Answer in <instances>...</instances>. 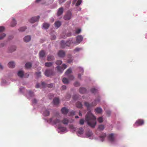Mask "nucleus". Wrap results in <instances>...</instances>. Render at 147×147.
<instances>
[{"mask_svg": "<svg viewBox=\"0 0 147 147\" xmlns=\"http://www.w3.org/2000/svg\"><path fill=\"white\" fill-rule=\"evenodd\" d=\"M85 120L87 124L92 127H94L96 125V118L90 111H88L86 114Z\"/></svg>", "mask_w": 147, "mask_h": 147, "instance_id": "obj_1", "label": "nucleus"}, {"mask_svg": "<svg viewBox=\"0 0 147 147\" xmlns=\"http://www.w3.org/2000/svg\"><path fill=\"white\" fill-rule=\"evenodd\" d=\"M96 101L95 100L92 103L89 104L87 102H84V105L87 108V109L89 110L90 108L93 106H95L96 104Z\"/></svg>", "mask_w": 147, "mask_h": 147, "instance_id": "obj_2", "label": "nucleus"}, {"mask_svg": "<svg viewBox=\"0 0 147 147\" xmlns=\"http://www.w3.org/2000/svg\"><path fill=\"white\" fill-rule=\"evenodd\" d=\"M60 121V120L57 119L55 117H53L48 121L49 123H52L55 124L59 123Z\"/></svg>", "mask_w": 147, "mask_h": 147, "instance_id": "obj_3", "label": "nucleus"}, {"mask_svg": "<svg viewBox=\"0 0 147 147\" xmlns=\"http://www.w3.org/2000/svg\"><path fill=\"white\" fill-rule=\"evenodd\" d=\"M45 74L46 76L49 77L54 75V73L52 69H47L45 71Z\"/></svg>", "mask_w": 147, "mask_h": 147, "instance_id": "obj_4", "label": "nucleus"}, {"mask_svg": "<svg viewBox=\"0 0 147 147\" xmlns=\"http://www.w3.org/2000/svg\"><path fill=\"white\" fill-rule=\"evenodd\" d=\"M72 13L71 12L69 11L64 16V19L66 20H68L71 19V18Z\"/></svg>", "mask_w": 147, "mask_h": 147, "instance_id": "obj_5", "label": "nucleus"}, {"mask_svg": "<svg viewBox=\"0 0 147 147\" xmlns=\"http://www.w3.org/2000/svg\"><path fill=\"white\" fill-rule=\"evenodd\" d=\"M144 123V121L143 119H139L136 121L134 126L135 127H136L139 125H142Z\"/></svg>", "mask_w": 147, "mask_h": 147, "instance_id": "obj_6", "label": "nucleus"}, {"mask_svg": "<svg viewBox=\"0 0 147 147\" xmlns=\"http://www.w3.org/2000/svg\"><path fill=\"white\" fill-rule=\"evenodd\" d=\"M66 67L67 65L65 64H63L62 65V67L60 66H57L56 68L59 72L62 73Z\"/></svg>", "mask_w": 147, "mask_h": 147, "instance_id": "obj_7", "label": "nucleus"}, {"mask_svg": "<svg viewBox=\"0 0 147 147\" xmlns=\"http://www.w3.org/2000/svg\"><path fill=\"white\" fill-rule=\"evenodd\" d=\"M39 16H38L36 17H34L32 18L29 20V22L31 23H34L38 20L39 18Z\"/></svg>", "mask_w": 147, "mask_h": 147, "instance_id": "obj_8", "label": "nucleus"}, {"mask_svg": "<svg viewBox=\"0 0 147 147\" xmlns=\"http://www.w3.org/2000/svg\"><path fill=\"white\" fill-rule=\"evenodd\" d=\"M83 38V37L81 35L78 36L76 38V44L77 45L80 43L82 41Z\"/></svg>", "mask_w": 147, "mask_h": 147, "instance_id": "obj_9", "label": "nucleus"}, {"mask_svg": "<svg viewBox=\"0 0 147 147\" xmlns=\"http://www.w3.org/2000/svg\"><path fill=\"white\" fill-rule=\"evenodd\" d=\"M63 12V7L59 8L57 11V15L58 16H59L62 14Z\"/></svg>", "mask_w": 147, "mask_h": 147, "instance_id": "obj_10", "label": "nucleus"}, {"mask_svg": "<svg viewBox=\"0 0 147 147\" xmlns=\"http://www.w3.org/2000/svg\"><path fill=\"white\" fill-rule=\"evenodd\" d=\"M58 54L59 57H63L65 56V53L63 51L60 50L58 52Z\"/></svg>", "mask_w": 147, "mask_h": 147, "instance_id": "obj_11", "label": "nucleus"}, {"mask_svg": "<svg viewBox=\"0 0 147 147\" xmlns=\"http://www.w3.org/2000/svg\"><path fill=\"white\" fill-rule=\"evenodd\" d=\"M62 113L64 115H66L69 111L68 109L65 107L62 108L61 109Z\"/></svg>", "mask_w": 147, "mask_h": 147, "instance_id": "obj_12", "label": "nucleus"}, {"mask_svg": "<svg viewBox=\"0 0 147 147\" xmlns=\"http://www.w3.org/2000/svg\"><path fill=\"white\" fill-rule=\"evenodd\" d=\"M109 140L110 141L112 142L114 140V134L113 133L109 135L108 136Z\"/></svg>", "mask_w": 147, "mask_h": 147, "instance_id": "obj_13", "label": "nucleus"}, {"mask_svg": "<svg viewBox=\"0 0 147 147\" xmlns=\"http://www.w3.org/2000/svg\"><path fill=\"white\" fill-rule=\"evenodd\" d=\"M8 65L9 67L13 68L15 66V64L14 62L11 61L8 63Z\"/></svg>", "mask_w": 147, "mask_h": 147, "instance_id": "obj_14", "label": "nucleus"}, {"mask_svg": "<svg viewBox=\"0 0 147 147\" xmlns=\"http://www.w3.org/2000/svg\"><path fill=\"white\" fill-rule=\"evenodd\" d=\"M30 40L31 37L30 36H26L24 38V41L26 42H29Z\"/></svg>", "mask_w": 147, "mask_h": 147, "instance_id": "obj_15", "label": "nucleus"}, {"mask_svg": "<svg viewBox=\"0 0 147 147\" xmlns=\"http://www.w3.org/2000/svg\"><path fill=\"white\" fill-rule=\"evenodd\" d=\"M43 115L45 116H48L50 115V112L48 109H46L43 113Z\"/></svg>", "mask_w": 147, "mask_h": 147, "instance_id": "obj_16", "label": "nucleus"}, {"mask_svg": "<svg viewBox=\"0 0 147 147\" xmlns=\"http://www.w3.org/2000/svg\"><path fill=\"white\" fill-rule=\"evenodd\" d=\"M53 101L55 105H57L59 102V99L57 98H55L53 99Z\"/></svg>", "mask_w": 147, "mask_h": 147, "instance_id": "obj_17", "label": "nucleus"}, {"mask_svg": "<svg viewBox=\"0 0 147 147\" xmlns=\"http://www.w3.org/2000/svg\"><path fill=\"white\" fill-rule=\"evenodd\" d=\"M86 89L84 88H81L79 90V92L80 93L84 94L86 92Z\"/></svg>", "mask_w": 147, "mask_h": 147, "instance_id": "obj_18", "label": "nucleus"}, {"mask_svg": "<svg viewBox=\"0 0 147 147\" xmlns=\"http://www.w3.org/2000/svg\"><path fill=\"white\" fill-rule=\"evenodd\" d=\"M47 59L48 61H53L54 59V58L53 56L49 55L47 56Z\"/></svg>", "mask_w": 147, "mask_h": 147, "instance_id": "obj_19", "label": "nucleus"}, {"mask_svg": "<svg viewBox=\"0 0 147 147\" xmlns=\"http://www.w3.org/2000/svg\"><path fill=\"white\" fill-rule=\"evenodd\" d=\"M95 111L98 113H100L102 111V109L100 107H97L95 109Z\"/></svg>", "mask_w": 147, "mask_h": 147, "instance_id": "obj_20", "label": "nucleus"}, {"mask_svg": "<svg viewBox=\"0 0 147 147\" xmlns=\"http://www.w3.org/2000/svg\"><path fill=\"white\" fill-rule=\"evenodd\" d=\"M55 27L58 28L61 25V23L59 21H57L55 22Z\"/></svg>", "mask_w": 147, "mask_h": 147, "instance_id": "obj_21", "label": "nucleus"}, {"mask_svg": "<svg viewBox=\"0 0 147 147\" xmlns=\"http://www.w3.org/2000/svg\"><path fill=\"white\" fill-rule=\"evenodd\" d=\"M61 122L64 124H67L68 123L69 120L67 119L64 118L61 121Z\"/></svg>", "mask_w": 147, "mask_h": 147, "instance_id": "obj_22", "label": "nucleus"}, {"mask_svg": "<svg viewBox=\"0 0 147 147\" xmlns=\"http://www.w3.org/2000/svg\"><path fill=\"white\" fill-rule=\"evenodd\" d=\"M106 136V133H103L102 135L100 136V138L101 139V140L102 142L104 141L105 138Z\"/></svg>", "mask_w": 147, "mask_h": 147, "instance_id": "obj_23", "label": "nucleus"}, {"mask_svg": "<svg viewBox=\"0 0 147 147\" xmlns=\"http://www.w3.org/2000/svg\"><path fill=\"white\" fill-rule=\"evenodd\" d=\"M82 50V48L77 47L75 48L73 51L74 53H75L76 52H78Z\"/></svg>", "mask_w": 147, "mask_h": 147, "instance_id": "obj_24", "label": "nucleus"}, {"mask_svg": "<svg viewBox=\"0 0 147 147\" xmlns=\"http://www.w3.org/2000/svg\"><path fill=\"white\" fill-rule=\"evenodd\" d=\"M45 55V53L44 51L42 50L39 53V56L40 57H43Z\"/></svg>", "mask_w": 147, "mask_h": 147, "instance_id": "obj_25", "label": "nucleus"}, {"mask_svg": "<svg viewBox=\"0 0 147 147\" xmlns=\"http://www.w3.org/2000/svg\"><path fill=\"white\" fill-rule=\"evenodd\" d=\"M18 75L21 78H22L24 75V72L23 71H20L18 73Z\"/></svg>", "mask_w": 147, "mask_h": 147, "instance_id": "obj_26", "label": "nucleus"}, {"mask_svg": "<svg viewBox=\"0 0 147 147\" xmlns=\"http://www.w3.org/2000/svg\"><path fill=\"white\" fill-rule=\"evenodd\" d=\"M76 107L79 108H81L82 106V103L79 102H78L76 103Z\"/></svg>", "mask_w": 147, "mask_h": 147, "instance_id": "obj_27", "label": "nucleus"}, {"mask_svg": "<svg viewBox=\"0 0 147 147\" xmlns=\"http://www.w3.org/2000/svg\"><path fill=\"white\" fill-rule=\"evenodd\" d=\"M53 63V62H47L45 63V65L47 67H50L52 65Z\"/></svg>", "mask_w": 147, "mask_h": 147, "instance_id": "obj_28", "label": "nucleus"}, {"mask_svg": "<svg viewBox=\"0 0 147 147\" xmlns=\"http://www.w3.org/2000/svg\"><path fill=\"white\" fill-rule=\"evenodd\" d=\"M72 56L70 54H69L68 55V58H70L69 59L67 60V62L69 63H70L72 61V59L71 58H72Z\"/></svg>", "mask_w": 147, "mask_h": 147, "instance_id": "obj_29", "label": "nucleus"}, {"mask_svg": "<svg viewBox=\"0 0 147 147\" xmlns=\"http://www.w3.org/2000/svg\"><path fill=\"white\" fill-rule=\"evenodd\" d=\"M25 67L27 68H30L32 66V64L30 62H28L25 64Z\"/></svg>", "mask_w": 147, "mask_h": 147, "instance_id": "obj_30", "label": "nucleus"}, {"mask_svg": "<svg viewBox=\"0 0 147 147\" xmlns=\"http://www.w3.org/2000/svg\"><path fill=\"white\" fill-rule=\"evenodd\" d=\"M78 133L80 134H83L84 133V129L82 128H80L78 131Z\"/></svg>", "mask_w": 147, "mask_h": 147, "instance_id": "obj_31", "label": "nucleus"}, {"mask_svg": "<svg viewBox=\"0 0 147 147\" xmlns=\"http://www.w3.org/2000/svg\"><path fill=\"white\" fill-rule=\"evenodd\" d=\"M17 22L14 19H13V20L11 23V26H14L16 24Z\"/></svg>", "mask_w": 147, "mask_h": 147, "instance_id": "obj_32", "label": "nucleus"}, {"mask_svg": "<svg viewBox=\"0 0 147 147\" xmlns=\"http://www.w3.org/2000/svg\"><path fill=\"white\" fill-rule=\"evenodd\" d=\"M58 129H59L60 131L62 132H63L66 130V129L65 127H62L61 126H59L58 127Z\"/></svg>", "mask_w": 147, "mask_h": 147, "instance_id": "obj_33", "label": "nucleus"}, {"mask_svg": "<svg viewBox=\"0 0 147 147\" xmlns=\"http://www.w3.org/2000/svg\"><path fill=\"white\" fill-rule=\"evenodd\" d=\"M62 82L65 84H67L69 82L68 80L65 78H63Z\"/></svg>", "mask_w": 147, "mask_h": 147, "instance_id": "obj_34", "label": "nucleus"}, {"mask_svg": "<svg viewBox=\"0 0 147 147\" xmlns=\"http://www.w3.org/2000/svg\"><path fill=\"white\" fill-rule=\"evenodd\" d=\"M49 26V24L48 23H44L43 24V27L46 29H47Z\"/></svg>", "mask_w": 147, "mask_h": 147, "instance_id": "obj_35", "label": "nucleus"}, {"mask_svg": "<svg viewBox=\"0 0 147 147\" xmlns=\"http://www.w3.org/2000/svg\"><path fill=\"white\" fill-rule=\"evenodd\" d=\"M71 72V69L70 68L68 69L65 72V74L66 75L69 76L68 74Z\"/></svg>", "mask_w": 147, "mask_h": 147, "instance_id": "obj_36", "label": "nucleus"}, {"mask_svg": "<svg viewBox=\"0 0 147 147\" xmlns=\"http://www.w3.org/2000/svg\"><path fill=\"white\" fill-rule=\"evenodd\" d=\"M26 29V26L22 27L20 28L19 29V31L20 32H23Z\"/></svg>", "mask_w": 147, "mask_h": 147, "instance_id": "obj_37", "label": "nucleus"}, {"mask_svg": "<svg viewBox=\"0 0 147 147\" xmlns=\"http://www.w3.org/2000/svg\"><path fill=\"white\" fill-rule=\"evenodd\" d=\"M65 43L63 40H61V45L62 48H64L66 47V45L65 44Z\"/></svg>", "mask_w": 147, "mask_h": 147, "instance_id": "obj_38", "label": "nucleus"}, {"mask_svg": "<svg viewBox=\"0 0 147 147\" xmlns=\"http://www.w3.org/2000/svg\"><path fill=\"white\" fill-rule=\"evenodd\" d=\"M86 135L88 137H90L92 135V132L91 131H89L86 133Z\"/></svg>", "mask_w": 147, "mask_h": 147, "instance_id": "obj_39", "label": "nucleus"}, {"mask_svg": "<svg viewBox=\"0 0 147 147\" xmlns=\"http://www.w3.org/2000/svg\"><path fill=\"white\" fill-rule=\"evenodd\" d=\"M91 92L93 93H95L97 92L98 90L95 88H92L90 90Z\"/></svg>", "mask_w": 147, "mask_h": 147, "instance_id": "obj_40", "label": "nucleus"}, {"mask_svg": "<svg viewBox=\"0 0 147 147\" xmlns=\"http://www.w3.org/2000/svg\"><path fill=\"white\" fill-rule=\"evenodd\" d=\"M105 128L104 126L102 125H101L99 126L98 129L100 130H103Z\"/></svg>", "mask_w": 147, "mask_h": 147, "instance_id": "obj_41", "label": "nucleus"}, {"mask_svg": "<svg viewBox=\"0 0 147 147\" xmlns=\"http://www.w3.org/2000/svg\"><path fill=\"white\" fill-rule=\"evenodd\" d=\"M98 121L100 123H102L103 121L102 117H99L98 119Z\"/></svg>", "mask_w": 147, "mask_h": 147, "instance_id": "obj_42", "label": "nucleus"}, {"mask_svg": "<svg viewBox=\"0 0 147 147\" xmlns=\"http://www.w3.org/2000/svg\"><path fill=\"white\" fill-rule=\"evenodd\" d=\"M71 42L70 41H69L66 42L65 43V44L66 45V46H69L71 44Z\"/></svg>", "mask_w": 147, "mask_h": 147, "instance_id": "obj_43", "label": "nucleus"}, {"mask_svg": "<svg viewBox=\"0 0 147 147\" xmlns=\"http://www.w3.org/2000/svg\"><path fill=\"white\" fill-rule=\"evenodd\" d=\"M6 34L5 33H3L1 35H0V40L3 39L5 36Z\"/></svg>", "mask_w": 147, "mask_h": 147, "instance_id": "obj_44", "label": "nucleus"}, {"mask_svg": "<svg viewBox=\"0 0 147 147\" xmlns=\"http://www.w3.org/2000/svg\"><path fill=\"white\" fill-rule=\"evenodd\" d=\"M75 112L74 111H71L69 112V116L74 115H75Z\"/></svg>", "mask_w": 147, "mask_h": 147, "instance_id": "obj_45", "label": "nucleus"}, {"mask_svg": "<svg viewBox=\"0 0 147 147\" xmlns=\"http://www.w3.org/2000/svg\"><path fill=\"white\" fill-rule=\"evenodd\" d=\"M44 1V0H36V3H39L40 2H41V3L42 4H45V3L43 2Z\"/></svg>", "mask_w": 147, "mask_h": 147, "instance_id": "obj_46", "label": "nucleus"}, {"mask_svg": "<svg viewBox=\"0 0 147 147\" xmlns=\"http://www.w3.org/2000/svg\"><path fill=\"white\" fill-rule=\"evenodd\" d=\"M82 0H78L76 4V5L78 6L79 5L82 3Z\"/></svg>", "mask_w": 147, "mask_h": 147, "instance_id": "obj_47", "label": "nucleus"}, {"mask_svg": "<svg viewBox=\"0 0 147 147\" xmlns=\"http://www.w3.org/2000/svg\"><path fill=\"white\" fill-rule=\"evenodd\" d=\"M62 63V62L61 61L58 60H57L56 61V63L57 65H60V64H61Z\"/></svg>", "mask_w": 147, "mask_h": 147, "instance_id": "obj_48", "label": "nucleus"}, {"mask_svg": "<svg viewBox=\"0 0 147 147\" xmlns=\"http://www.w3.org/2000/svg\"><path fill=\"white\" fill-rule=\"evenodd\" d=\"M5 29L4 27L3 26H0V32H3Z\"/></svg>", "mask_w": 147, "mask_h": 147, "instance_id": "obj_49", "label": "nucleus"}, {"mask_svg": "<svg viewBox=\"0 0 147 147\" xmlns=\"http://www.w3.org/2000/svg\"><path fill=\"white\" fill-rule=\"evenodd\" d=\"M84 119H81L80 120V125H83L84 124Z\"/></svg>", "mask_w": 147, "mask_h": 147, "instance_id": "obj_50", "label": "nucleus"}, {"mask_svg": "<svg viewBox=\"0 0 147 147\" xmlns=\"http://www.w3.org/2000/svg\"><path fill=\"white\" fill-rule=\"evenodd\" d=\"M53 86V84H47V87H48L49 88H52Z\"/></svg>", "mask_w": 147, "mask_h": 147, "instance_id": "obj_51", "label": "nucleus"}, {"mask_svg": "<svg viewBox=\"0 0 147 147\" xmlns=\"http://www.w3.org/2000/svg\"><path fill=\"white\" fill-rule=\"evenodd\" d=\"M29 94L30 96L32 97L34 95V93L33 92H32L31 91H29Z\"/></svg>", "mask_w": 147, "mask_h": 147, "instance_id": "obj_52", "label": "nucleus"}, {"mask_svg": "<svg viewBox=\"0 0 147 147\" xmlns=\"http://www.w3.org/2000/svg\"><path fill=\"white\" fill-rule=\"evenodd\" d=\"M41 85L43 87H47V84H46L45 82H42L41 83Z\"/></svg>", "mask_w": 147, "mask_h": 147, "instance_id": "obj_53", "label": "nucleus"}, {"mask_svg": "<svg viewBox=\"0 0 147 147\" xmlns=\"http://www.w3.org/2000/svg\"><path fill=\"white\" fill-rule=\"evenodd\" d=\"M79 70L80 71V72L81 73H82L83 74L84 72V70L83 69L82 67H79ZM83 74H82V75Z\"/></svg>", "mask_w": 147, "mask_h": 147, "instance_id": "obj_54", "label": "nucleus"}, {"mask_svg": "<svg viewBox=\"0 0 147 147\" xmlns=\"http://www.w3.org/2000/svg\"><path fill=\"white\" fill-rule=\"evenodd\" d=\"M80 84L79 83L77 82H76L74 84V85L76 87H78L79 86Z\"/></svg>", "mask_w": 147, "mask_h": 147, "instance_id": "obj_55", "label": "nucleus"}, {"mask_svg": "<svg viewBox=\"0 0 147 147\" xmlns=\"http://www.w3.org/2000/svg\"><path fill=\"white\" fill-rule=\"evenodd\" d=\"M69 128L70 129H73L74 130H76V128L72 125H71L69 126Z\"/></svg>", "mask_w": 147, "mask_h": 147, "instance_id": "obj_56", "label": "nucleus"}, {"mask_svg": "<svg viewBox=\"0 0 147 147\" xmlns=\"http://www.w3.org/2000/svg\"><path fill=\"white\" fill-rule=\"evenodd\" d=\"M70 80H72L74 78V77L72 75L68 76Z\"/></svg>", "mask_w": 147, "mask_h": 147, "instance_id": "obj_57", "label": "nucleus"}, {"mask_svg": "<svg viewBox=\"0 0 147 147\" xmlns=\"http://www.w3.org/2000/svg\"><path fill=\"white\" fill-rule=\"evenodd\" d=\"M36 74L38 77L40 76L41 75V72H38L36 73Z\"/></svg>", "mask_w": 147, "mask_h": 147, "instance_id": "obj_58", "label": "nucleus"}, {"mask_svg": "<svg viewBox=\"0 0 147 147\" xmlns=\"http://www.w3.org/2000/svg\"><path fill=\"white\" fill-rule=\"evenodd\" d=\"M81 31V30L80 29H78L76 30V33L77 34H79V33Z\"/></svg>", "mask_w": 147, "mask_h": 147, "instance_id": "obj_59", "label": "nucleus"}, {"mask_svg": "<svg viewBox=\"0 0 147 147\" xmlns=\"http://www.w3.org/2000/svg\"><path fill=\"white\" fill-rule=\"evenodd\" d=\"M66 89V86H65L63 85L62 86L61 88V89L62 90H65Z\"/></svg>", "mask_w": 147, "mask_h": 147, "instance_id": "obj_60", "label": "nucleus"}, {"mask_svg": "<svg viewBox=\"0 0 147 147\" xmlns=\"http://www.w3.org/2000/svg\"><path fill=\"white\" fill-rule=\"evenodd\" d=\"M56 38V36L55 35H53L51 38V40H54Z\"/></svg>", "mask_w": 147, "mask_h": 147, "instance_id": "obj_61", "label": "nucleus"}, {"mask_svg": "<svg viewBox=\"0 0 147 147\" xmlns=\"http://www.w3.org/2000/svg\"><path fill=\"white\" fill-rule=\"evenodd\" d=\"M36 102H37V100L35 99H34L33 100H32V102L33 103H36Z\"/></svg>", "mask_w": 147, "mask_h": 147, "instance_id": "obj_62", "label": "nucleus"}, {"mask_svg": "<svg viewBox=\"0 0 147 147\" xmlns=\"http://www.w3.org/2000/svg\"><path fill=\"white\" fill-rule=\"evenodd\" d=\"M5 45L4 43H1L0 45V47H3Z\"/></svg>", "mask_w": 147, "mask_h": 147, "instance_id": "obj_63", "label": "nucleus"}, {"mask_svg": "<svg viewBox=\"0 0 147 147\" xmlns=\"http://www.w3.org/2000/svg\"><path fill=\"white\" fill-rule=\"evenodd\" d=\"M81 75H82L81 74H78V78H79L81 79Z\"/></svg>", "mask_w": 147, "mask_h": 147, "instance_id": "obj_64", "label": "nucleus"}]
</instances>
